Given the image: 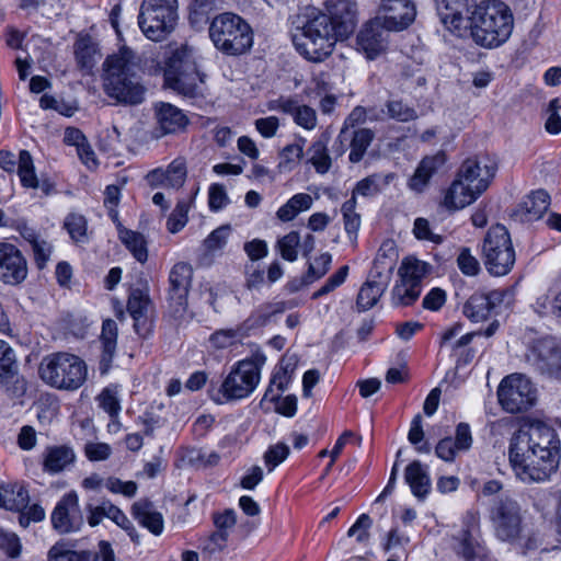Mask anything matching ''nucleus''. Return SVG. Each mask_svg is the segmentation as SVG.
<instances>
[{"instance_id":"f257e3e1","label":"nucleus","mask_w":561,"mask_h":561,"mask_svg":"<svg viewBox=\"0 0 561 561\" xmlns=\"http://www.w3.org/2000/svg\"><path fill=\"white\" fill-rule=\"evenodd\" d=\"M328 13L311 11L293 34L297 51L307 60L321 62L337 41L347 38L356 26V3L353 0H327Z\"/></svg>"},{"instance_id":"f03ea898","label":"nucleus","mask_w":561,"mask_h":561,"mask_svg":"<svg viewBox=\"0 0 561 561\" xmlns=\"http://www.w3.org/2000/svg\"><path fill=\"white\" fill-rule=\"evenodd\" d=\"M508 459L522 481L548 480L560 461V440L554 428L541 421L524 423L510 439Z\"/></svg>"},{"instance_id":"7ed1b4c3","label":"nucleus","mask_w":561,"mask_h":561,"mask_svg":"<svg viewBox=\"0 0 561 561\" xmlns=\"http://www.w3.org/2000/svg\"><path fill=\"white\" fill-rule=\"evenodd\" d=\"M140 66L134 51L127 47L108 56L103 62V89L107 96L126 105L140 104L146 88L141 82Z\"/></svg>"},{"instance_id":"20e7f679","label":"nucleus","mask_w":561,"mask_h":561,"mask_svg":"<svg viewBox=\"0 0 561 561\" xmlns=\"http://www.w3.org/2000/svg\"><path fill=\"white\" fill-rule=\"evenodd\" d=\"M469 20L473 41L485 48L499 47L507 42L514 28L511 9L496 0L477 5Z\"/></svg>"},{"instance_id":"39448f33","label":"nucleus","mask_w":561,"mask_h":561,"mask_svg":"<svg viewBox=\"0 0 561 561\" xmlns=\"http://www.w3.org/2000/svg\"><path fill=\"white\" fill-rule=\"evenodd\" d=\"M164 85L185 98L203 94L205 75L198 69L193 50L183 46L172 53L163 70Z\"/></svg>"},{"instance_id":"423d86ee","label":"nucleus","mask_w":561,"mask_h":561,"mask_svg":"<svg viewBox=\"0 0 561 561\" xmlns=\"http://www.w3.org/2000/svg\"><path fill=\"white\" fill-rule=\"evenodd\" d=\"M265 362L266 357L262 353H256L251 358L239 360L231 368L220 387L216 391H210L213 401L222 404L249 397L260 382L261 369Z\"/></svg>"},{"instance_id":"0eeeda50","label":"nucleus","mask_w":561,"mask_h":561,"mask_svg":"<svg viewBox=\"0 0 561 561\" xmlns=\"http://www.w3.org/2000/svg\"><path fill=\"white\" fill-rule=\"evenodd\" d=\"M38 374L41 379L53 388L75 391L85 382L88 369L79 356L57 352L43 357Z\"/></svg>"},{"instance_id":"6e6552de","label":"nucleus","mask_w":561,"mask_h":561,"mask_svg":"<svg viewBox=\"0 0 561 561\" xmlns=\"http://www.w3.org/2000/svg\"><path fill=\"white\" fill-rule=\"evenodd\" d=\"M209 37L222 54L238 56L253 45V31L240 15L225 12L214 18L209 25Z\"/></svg>"},{"instance_id":"1a4fd4ad","label":"nucleus","mask_w":561,"mask_h":561,"mask_svg":"<svg viewBox=\"0 0 561 561\" xmlns=\"http://www.w3.org/2000/svg\"><path fill=\"white\" fill-rule=\"evenodd\" d=\"M178 18V0H144L138 24L147 38L161 42L174 31Z\"/></svg>"},{"instance_id":"9d476101","label":"nucleus","mask_w":561,"mask_h":561,"mask_svg":"<svg viewBox=\"0 0 561 561\" xmlns=\"http://www.w3.org/2000/svg\"><path fill=\"white\" fill-rule=\"evenodd\" d=\"M484 265L495 276H504L515 264V250L507 229L503 225L492 226L483 242Z\"/></svg>"},{"instance_id":"9b49d317","label":"nucleus","mask_w":561,"mask_h":561,"mask_svg":"<svg viewBox=\"0 0 561 561\" xmlns=\"http://www.w3.org/2000/svg\"><path fill=\"white\" fill-rule=\"evenodd\" d=\"M489 518L495 537L513 543L523 531V517L519 504L510 496L495 499L489 510Z\"/></svg>"},{"instance_id":"f8f14e48","label":"nucleus","mask_w":561,"mask_h":561,"mask_svg":"<svg viewBox=\"0 0 561 561\" xmlns=\"http://www.w3.org/2000/svg\"><path fill=\"white\" fill-rule=\"evenodd\" d=\"M497 398L506 412L520 413L536 404L537 390L526 376L512 374L501 381Z\"/></svg>"},{"instance_id":"ddd939ff","label":"nucleus","mask_w":561,"mask_h":561,"mask_svg":"<svg viewBox=\"0 0 561 561\" xmlns=\"http://www.w3.org/2000/svg\"><path fill=\"white\" fill-rule=\"evenodd\" d=\"M526 360L541 373L561 378V342L551 336L534 341L525 354Z\"/></svg>"},{"instance_id":"4468645a","label":"nucleus","mask_w":561,"mask_h":561,"mask_svg":"<svg viewBox=\"0 0 561 561\" xmlns=\"http://www.w3.org/2000/svg\"><path fill=\"white\" fill-rule=\"evenodd\" d=\"M390 32L393 31L386 26L381 18L367 21L356 36L357 50L362 51L367 59L377 58L387 49Z\"/></svg>"},{"instance_id":"2eb2a0df","label":"nucleus","mask_w":561,"mask_h":561,"mask_svg":"<svg viewBox=\"0 0 561 561\" xmlns=\"http://www.w3.org/2000/svg\"><path fill=\"white\" fill-rule=\"evenodd\" d=\"M497 171V163L489 156L466 159L457 175L467 184H472L477 193H483L490 186Z\"/></svg>"},{"instance_id":"dca6fc26","label":"nucleus","mask_w":561,"mask_h":561,"mask_svg":"<svg viewBox=\"0 0 561 561\" xmlns=\"http://www.w3.org/2000/svg\"><path fill=\"white\" fill-rule=\"evenodd\" d=\"M53 528L59 534L76 533L83 525V517L79 507L78 494L70 491L62 495L51 513Z\"/></svg>"},{"instance_id":"f3484780","label":"nucleus","mask_w":561,"mask_h":561,"mask_svg":"<svg viewBox=\"0 0 561 561\" xmlns=\"http://www.w3.org/2000/svg\"><path fill=\"white\" fill-rule=\"evenodd\" d=\"M193 277L190 264L179 262L170 271L168 301L175 314H182L187 308V296Z\"/></svg>"},{"instance_id":"a211bd4d","label":"nucleus","mask_w":561,"mask_h":561,"mask_svg":"<svg viewBox=\"0 0 561 561\" xmlns=\"http://www.w3.org/2000/svg\"><path fill=\"white\" fill-rule=\"evenodd\" d=\"M27 276V262L23 253L12 243L0 242V280L19 285Z\"/></svg>"},{"instance_id":"6ab92c4d","label":"nucleus","mask_w":561,"mask_h":561,"mask_svg":"<svg viewBox=\"0 0 561 561\" xmlns=\"http://www.w3.org/2000/svg\"><path fill=\"white\" fill-rule=\"evenodd\" d=\"M378 10L381 21L393 32L405 30L416 16V8L412 0H380Z\"/></svg>"},{"instance_id":"aec40b11","label":"nucleus","mask_w":561,"mask_h":561,"mask_svg":"<svg viewBox=\"0 0 561 561\" xmlns=\"http://www.w3.org/2000/svg\"><path fill=\"white\" fill-rule=\"evenodd\" d=\"M505 294L502 289L476 293L465 304L463 314L473 322L484 321L503 302Z\"/></svg>"},{"instance_id":"412c9836","label":"nucleus","mask_w":561,"mask_h":561,"mask_svg":"<svg viewBox=\"0 0 561 561\" xmlns=\"http://www.w3.org/2000/svg\"><path fill=\"white\" fill-rule=\"evenodd\" d=\"M474 0H436V10L440 21L450 30L459 31L466 27Z\"/></svg>"},{"instance_id":"4be33fe9","label":"nucleus","mask_w":561,"mask_h":561,"mask_svg":"<svg viewBox=\"0 0 561 561\" xmlns=\"http://www.w3.org/2000/svg\"><path fill=\"white\" fill-rule=\"evenodd\" d=\"M267 107L270 111H280L285 114L291 115L294 122L307 130H311L317 126L316 111L308 105L299 104L291 98H280L268 102Z\"/></svg>"},{"instance_id":"5701e85b","label":"nucleus","mask_w":561,"mask_h":561,"mask_svg":"<svg viewBox=\"0 0 561 561\" xmlns=\"http://www.w3.org/2000/svg\"><path fill=\"white\" fill-rule=\"evenodd\" d=\"M157 137L183 131L188 125V118L182 110L170 103H162L157 108Z\"/></svg>"},{"instance_id":"b1692460","label":"nucleus","mask_w":561,"mask_h":561,"mask_svg":"<svg viewBox=\"0 0 561 561\" xmlns=\"http://www.w3.org/2000/svg\"><path fill=\"white\" fill-rule=\"evenodd\" d=\"M390 280L380 276V273L370 271L367 280L362 285L357 299V311L364 312L371 309L388 288Z\"/></svg>"},{"instance_id":"393cba45","label":"nucleus","mask_w":561,"mask_h":561,"mask_svg":"<svg viewBox=\"0 0 561 561\" xmlns=\"http://www.w3.org/2000/svg\"><path fill=\"white\" fill-rule=\"evenodd\" d=\"M476 191L472 184H467L457 175L445 194L443 205L450 210L462 209L482 194Z\"/></svg>"},{"instance_id":"a878e982","label":"nucleus","mask_w":561,"mask_h":561,"mask_svg":"<svg viewBox=\"0 0 561 561\" xmlns=\"http://www.w3.org/2000/svg\"><path fill=\"white\" fill-rule=\"evenodd\" d=\"M134 518L154 536H159L163 531L164 522L160 512L154 508L151 501L141 499L131 506Z\"/></svg>"},{"instance_id":"bb28decb","label":"nucleus","mask_w":561,"mask_h":561,"mask_svg":"<svg viewBox=\"0 0 561 561\" xmlns=\"http://www.w3.org/2000/svg\"><path fill=\"white\" fill-rule=\"evenodd\" d=\"M445 161L446 156L444 152H438L434 156L423 158L414 174L409 180V187L416 193L423 192L433 174L445 163Z\"/></svg>"},{"instance_id":"cd10ccee","label":"nucleus","mask_w":561,"mask_h":561,"mask_svg":"<svg viewBox=\"0 0 561 561\" xmlns=\"http://www.w3.org/2000/svg\"><path fill=\"white\" fill-rule=\"evenodd\" d=\"M76 454L72 448L60 446H48L43 453V470L49 474H56L73 463Z\"/></svg>"},{"instance_id":"c85d7f7f","label":"nucleus","mask_w":561,"mask_h":561,"mask_svg":"<svg viewBox=\"0 0 561 561\" xmlns=\"http://www.w3.org/2000/svg\"><path fill=\"white\" fill-rule=\"evenodd\" d=\"M550 205V196L543 190L531 192L527 195L516 209L520 220L534 221L541 218Z\"/></svg>"},{"instance_id":"c756f323","label":"nucleus","mask_w":561,"mask_h":561,"mask_svg":"<svg viewBox=\"0 0 561 561\" xmlns=\"http://www.w3.org/2000/svg\"><path fill=\"white\" fill-rule=\"evenodd\" d=\"M118 328L113 319H106L102 323L100 341L102 354L100 359V370L106 374L111 367L117 347Z\"/></svg>"},{"instance_id":"7c9ffc66","label":"nucleus","mask_w":561,"mask_h":561,"mask_svg":"<svg viewBox=\"0 0 561 561\" xmlns=\"http://www.w3.org/2000/svg\"><path fill=\"white\" fill-rule=\"evenodd\" d=\"M404 480L414 496L424 500L431 491V479L426 468L419 460L412 461L404 471Z\"/></svg>"},{"instance_id":"2f4dec72","label":"nucleus","mask_w":561,"mask_h":561,"mask_svg":"<svg viewBox=\"0 0 561 561\" xmlns=\"http://www.w3.org/2000/svg\"><path fill=\"white\" fill-rule=\"evenodd\" d=\"M27 489L18 482L0 485V507L20 512L28 505Z\"/></svg>"},{"instance_id":"473e14b6","label":"nucleus","mask_w":561,"mask_h":561,"mask_svg":"<svg viewBox=\"0 0 561 561\" xmlns=\"http://www.w3.org/2000/svg\"><path fill=\"white\" fill-rule=\"evenodd\" d=\"M294 307V304L286 301L266 302L255 309L245 320L244 325L248 329L264 327L272 316L283 313L285 310Z\"/></svg>"},{"instance_id":"72a5a7b5","label":"nucleus","mask_w":561,"mask_h":561,"mask_svg":"<svg viewBox=\"0 0 561 561\" xmlns=\"http://www.w3.org/2000/svg\"><path fill=\"white\" fill-rule=\"evenodd\" d=\"M397 259L398 252L394 243L392 241L383 242L378 250L371 272L380 273L381 277L390 280Z\"/></svg>"},{"instance_id":"f704fd0d","label":"nucleus","mask_w":561,"mask_h":561,"mask_svg":"<svg viewBox=\"0 0 561 561\" xmlns=\"http://www.w3.org/2000/svg\"><path fill=\"white\" fill-rule=\"evenodd\" d=\"M312 203L313 199L309 194H295L282 207L278 208L276 216L280 221L288 222L295 219L301 211L310 209Z\"/></svg>"},{"instance_id":"c9c22d12","label":"nucleus","mask_w":561,"mask_h":561,"mask_svg":"<svg viewBox=\"0 0 561 561\" xmlns=\"http://www.w3.org/2000/svg\"><path fill=\"white\" fill-rule=\"evenodd\" d=\"M118 236L121 241L131 252L133 256L140 263L148 259V250L144 236L139 232L128 230L118 225Z\"/></svg>"},{"instance_id":"e433bc0d","label":"nucleus","mask_w":561,"mask_h":561,"mask_svg":"<svg viewBox=\"0 0 561 561\" xmlns=\"http://www.w3.org/2000/svg\"><path fill=\"white\" fill-rule=\"evenodd\" d=\"M150 305V299L148 295L141 289L131 290L128 302L127 310L131 318L135 321V329L138 330V325L142 322L145 323L147 320V312Z\"/></svg>"},{"instance_id":"4c0bfd02","label":"nucleus","mask_w":561,"mask_h":561,"mask_svg":"<svg viewBox=\"0 0 561 561\" xmlns=\"http://www.w3.org/2000/svg\"><path fill=\"white\" fill-rule=\"evenodd\" d=\"M16 172L23 187L34 190L39 187L34 161L27 150L20 151Z\"/></svg>"},{"instance_id":"58836bf2","label":"nucleus","mask_w":561,"mask_h":561,"mask_svg":"<svg viewBox=\"0 0 561 561\" xmlns=\"http://www.w3.org/2000/svg\"><path fill=\"white\" fill-rule=\"evenodd\" d=\"M64 228L76 244L89 242L88 221L83 215L77 213L68 214L64 220Z\"/></svg>"},{"instance_id":"ea45409f","label":"nucleus","mask_w":561,"mask_h":561,"mask_svg":"<svg viewBox=\"0 0 561 561\" xmlns=\"http://www.w3.org/2000/svg\"><path fill=\"white\" fill-rule=\"evenodd\" d=\"M428 271L430 265L427 263L417 259L407 257L402 261L398 274L400 278L422 287V279Z\"/></svg>"},{"instance_id":"a19ab883","label":"nucleus","mask_w":561,"mask_h":561,"mask_svg":"<svg viewBox=\"0 0 561 561\" xmlns=\"http://www.w3.org/2000/svg\"><path fill=\"white\" fill-rule=\"evenodd\" d=\"M96 556L87 550H72L64 542L55 543L48 551V561H95Z\"/></svg>"},{"instance_id":"79ce46f5","label":"nucleus","mask_w":561,"mask_h":561,"mask_svg":"<svg viewBox=\"0 0 561 561\" xmlns=\"http://www.w3.org/2000/svg\"><path fill=\"white\" fill-rule=\"evenodd\" d=\"M96 47L90 37H80L75 44V56L82 70L90 71L96 64Z\"/></svg>"},{"instance_id":"37998d69","label":"nucleus","mask_w":561,"mask_h":561,"mask_svg":"<svg viewBox=\"0 0 561 561\" xmlns=\"http://www.w3.org/2000/svg\"><path fill=\"white\" fill-rule=\"evenodd\" d=\"M309 159L319 174H325L329 172L332 165V160L328 151L327 141L319 139L314 141L308 149Z\"/></svg>"},{"instance_id":"c03bdc74","label":"nucleus","mask_w":561,"mask_h":561,"mask_svg":"<svg viewBox=\"0 0 561 561\" xmlns=\"http://www.w3.org/2000/svg\"><path fill=\"white\" fill-rule=\"evenodd\" d=\"M421 286H416L411 282L400 278L391 291V300L393 306L412 305L421 294Z\"/></svg>"},{"instance_id":"a18cd8bd","label":"nucleus","mask_w":561,"mask_h":561,"mask_svg":"<svg viewBox=\"0 0 561 561\" xmlns=\"http://www.w3.org/2000/svg\"><path fill=\"white\" fill-rule=\"evenodd\" d=\"M18 374V362L14 350L5 341L0 340V382H7Z\"/></svg>"},{"instance_id":"49530a36","label":"nucleus","mask_w":561,"mask_h":561,"mask_svg":"<svg viewBox=\"0 0 561 561\" xmlns=\"http://www.w3.org/2000/svg\"><path fill=\"white\" fill-rule=\"evenodd\" d=\"M374 139V133L368 128H360L354 131L351 140V152L348 159L352 163L359 162Z\"/></svg>"},{"instance_id":"de8ad7c7","label":"nucleus","mask_w":561,"mask_h":561,"mask_svg":"<svg viewBox=\"0 0 561 561\" xmlns=\"http://www.w3.org/2000/svg\"><path fill=\"white\" fill-rule=\"evenodd\" d=\"M99 407L105 411L112 420L118 417L122 410L116 386L104 388L96 397Z\"/></svg>"},{"instance_id":"09e8293b","label":"nucleus","mask_w":561,"mask_h":561,"mask_svg":"<svg viewBox=\"0 0 561 561\" xmlns=\"http://www.w3.org/2000/svg\"><path fill=\"white\" fill-rule=\"evenodd\" d=\"M218 0H192L190 3V21L197 25L206 23L209 14L217 9Z\"/></svg>"},{"instance_id":"8fccbe9b","label":"nucleus","mask_w":561,"mask_h":561,"mask_svg":"<svg viewBox=\"0 0 561 561\" xmlns=\"http://www.w3.org/2000/svg\"><path fill=\"white\" fill-rule=\"evenodd\" d=\"M300 245V234L297 231H290L277 241L276 248L280 256L294 262L298 257V248Z\"/></svg>"},{"instance_id":"3c124183","label":"nucleus","mask_w":561,"mask_h":561,"mask_svg":"<svg viewBox=\"0 0 561 561\" xmlns=\"http://www.w3.org/2000/svg\"><path fill=\"white\" fill-rule=\"evenodd\" d=\"M388 176L382 179L379 174H371L359 182L353 190L354 196L360 195L369 197L378 194L381 191V185L388 184Z\"/></svg>"},{"instance_id":"603ef678","label":"nucleus","mask_w":561,"mask_h":561,"mask_svg":"<svg viewBox=\"0 0 561 561\" xmlns=\"http://www.w3.org/2000/svg\"><path fill=\"white\" fill-rule=\"evenodd\" d=\"M191 203V199H181L178 202L167 222L168 230L171 233H176L185 227L188 220L187 213L190 210Z\"/></svg>"},{"instance_id":"864d4df0","label":"nucleus","mask_w":561,"mask_h":561,"mask_svg":"<svg viewBox=\"0 0 561 561\" xmlns=\"http://www.w3.org/2000/svg\"><path fill=\"white\" fill-rule=\"evenodd\" d=\"M386 108L389 117L398 122L407 123L417 118L415 108L403 103L401 100H389L386 103Z\"/></svg>"},{"instance_id":"5fc2aeb1","label":"nucleus","mask_w":561,"mask_h":561,"mask_svg":"<svg viewBox=\"0 0 561 561\" xmlns=\"http://www.w3.org/2000/svg\"><path fill=\"white\" fill-rule=\"evenodd\" d=\"M231 233L230 225H222L211 231L204 240V247L210 254L221 251L227 244L228 238Z\"/></svg>"},{"instance_id":"6e6d98bb","label":"nucleus","mask_w":561,"mask_h":561,"mask_svg":"<svg viewBox=\"0 0 561 561\" xmlns=\"http://www.w3.org/2000/svg\"><path fill=\"white\" fill-rule=\"evenodd\" d=\"M304 144L305 139H299L298 142L287 145L280 152L279 168L293 170L304 157Z\"/></svg>"},{"instance_id":"4d7b16f0","label":"nucleus","mask_w":561,"mask_h":561,"mask_svg":"<svg viewBox=\"0 0 561 561\" xmlns=\"http://www.w3.org/2000/svg\"><path fill=\"white\" fill-rule=\"evenodd\" d=\"M165 172L167 187L179 188L181 187L186 179V163L184 159L178 158L173 160Z\"/></svg>"},{"instance_id":"13d9d810","label":"nucleus","mask_w":561,"mask_h":561,"mask_svg":"<svg viewBox=\"0 0 561 561\" xmlns=\"http://www.w3.org/2000/svg\"><path fill=\"white\" fill-rule=\"evenodd\" d=\"M332 262V255L330 253H322L320 256L316 257L313 262H311L308 266V271L306 274V283H312L321 277H323L328 271L330 270Z\"/></svg>"},{"instance_id":"bf43d9fd","label":"nucleus","mask_w":561,"mask_h":561,"mask_svg":"<svg viewBox=\"0 0 561 561\" xmlns=\"http://www.w3.org/2000/svg\"><path fill=\"white\" fill-rule=\"evenodd\" d=\"M33 259L38 270H44L50 260L54 251V245L47 240L41 238L31 245Z\"/></svg>"},{"instance_id":"052dcab7","label":"nucleus","mask_w":561,"mask_h":561,"mask_svg":"<svg viewBox=\"0 0 561 561\" xmlns=\"http://www.w3.org/2000/svg\"><path fill=\"white\" fill-rule=\"evenodd\" d=\"M241 339L242 334H240L239 330L222 329L214 332L209 337V342L214 347L221 350L234 345Z\"/></svg>"},{"instance_id":"680f3d73","label":"nucleus","mask_w":561,"mask_h":561,"mask_svg":"<svg viewBox=\"0 0 561 561\" xmlns=\"http://www.w3.org/2000/svg\"><path fill=\"white\" fill-rule=\"evenodd\" d=\"M291 378L282 374L277 369L273 374L270 385L264 393L263 400L276 401L290 383Z\"/></svg>"},{"instance_id":"e2e57ef3","label":"nucleus","mask_w":561,"mask_h":561,"mask_svg":"<svg viewBox=\"0 0 561 561\" xmlns=\"http://www.w3.org/2000/svg\"><path fill=\"white\" fill-rule=\"evenodd\" d=\"M107 518H110L121 528L128 531V535L130 536L131 540L138 542L139 536L135 527L133 526L131 522L128 519L125 513L119 507L114 505L112 502H110V505H107Z\"/></svg>"},{"instance_id":"0e129e2a","label":"nucleus","mask_w":561,"mask_h":561,"mask_svg":"<svg viewBox=\"0 0 561 561\" xmlns=\"http://www.w3.org/2000/svg\"><path fill=\"white\" fill-rule=\"evenodd\" d=\"M348 275V266H341L333 275H331L323 286H321L317 291L312 294V299H318L329 293L333 291L335 288L341 286Z\"/></svg>"},{"instance_id":"69168bd1","label":"nucleus","mask_w":561,"mask_h":561,"mask_svg":"<svg viewBox=\"0 0 561 561\" xmlns=\"http://www.w3.org/2000/svg\"><path fill=\"white\" fill-rule=\"evenodd\" d=\"M289 455V447L286 444L278 443L271 446L264 454V461L268 471H273Z\"/></svg>"},{"instance_id":"338daca9","label":"nucleus","mask_w":561,"mask_h":561,"mask_svg":"<svg viewBox=\"0 0 561 561\" xmlns=\"http://www.w3.org/2000/svg\"><path fill=\"white\" fill-rule=\"evenodd\" d=\"M105 488L116 494H123L127 497H133L137 492V483L134 481H122L118 478L110 477L105 481Z\"/></svg>"},{"instance_id":"774afa93","label":"nucleus","mask_w":561,"mask_h":561,"mask_svg":"<svg viewBox=\"0 0 561 561\" xmlns=\"http://www.w3.org/2000/svg\"><path fill=\"white\" fill-rule=\"evenodd\" d=\"M0 549L10 558H18L21 553V542L19 537L13 533L0 530Z\"/></svg>"}]
</instances>
